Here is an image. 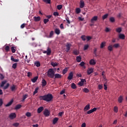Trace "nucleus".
Segmentation results:
<instances>
[{
  "instance_id": "1",
  "label": "nucleus",
  "mask_w": 127,
  "mask_h": 127,
  "mask_svg": "<svg viewBox=\"0 0 127 127\" xmlns=\"http://www.w3.org/2000/svg\"><path fill=\"white\" fill-rule=\"evenodd\" d=\"M40 101H46V102H50L53 99V96L51 94L44 95V96H40L39 97Z\"/></svg>"
},
{
  "instance_id": "2",
  "label": "nucleus",
  "mask_w": 127,
  "mask_h": 127,
  "mask_svg": "<svg viewBox=\"0 0 127 127\" xmlns=\"http://www.w3.org/2000/svg\"><path fill=\"white\" fill-rule=\"evenodd\" d=\"M55 74V72L53 68H50L47 72V76L49 77V78H51L53 79L54 78V76Z\"/></svg>"
},
{
  "instance_id": "3",
  "label": "nucleus",
  "mask_w": 127,
  "mask_h": 127,
  "mask_svg": "<svg viewBox=\"0 0 127 127\" xmlns=\"http://www.w3.org/2000/svg\"><path fill=\"white\" fill-rule=\"evenodd\" d=\"M9 118L10 120H13V119L16 118V114H15V113H12L9 115Z\"/></svg>"
},
{
  "instance_id": "4",
  "label": "nucleus",
  "mask_w": 127,
  "mask_h": 127,
  "mask_svg": "<svg viewBox=\"0 0 127 127\" xmlns=\"http://www.w3.org/2000/svg\"><path fill=\"white\" fill-rule=\"evenodd\" d=\"M73 76H74V73H73V71L70 72L67 77L68 80H72V79H73Z\"/></svg>"
},
{
  "instance_id": "5",
  "label": "nucleus",
  "mask_w": 127,
  "mask_h": 127,
  "mask_svg": "<svg viewBox=\"0 0 127 127\" xmlns=\"http://www.w3.org/2000/svg\"><path fill=\"white\" fill-rule=\"evenodd\" d=\"M44 115L45 117H48L50 115V112L48 109H45L44 112Z\"/></svg>"
},
{
  "instance_id": "6",
  "label": "nucleus",
  "mask_w": 127,
  "mask_h": 127,
  "mask_svg": "<svg viewBox=\"0 0 127 127\" xmlns=\"http://www.w3.org/2000/svg\"><path fill=\"white\" fill-rule=\"evenodd\" d=\"M71 46H72V45L71 44L67 43L66 45V52H69L70 51V49L71 48Z\"/></svg>"
},
{
  "instance_id": "7",
  "label": "nucleus",
  "mask_w": 127,
  "mask_h": 127,
  "mask_svg": "<svg viewBox=\"0 0 127 127\" xmlns=\"http://www.w3.org/2000/svg\"><path fill=\"white\" fill-rule=\"evenodd\" d=\"M94 72V69L92 67L89 68L87 69V75H90V74H92V73Z\"/></svg>"
},
{
  "instance_id": "8",
  "label": "nucleus",
  "mask_w": 127,
  "mask_h": 127,
  "mask_svg": "<svg viewBox=\"0 0 127 127\" xmlns=\"http://www.w3.org/2000/svg\"><path fill=\"white\" fill-rule=\"evenodd\" d=\"M96 111H97V108H94L93 109L87 111V115H90V114H92V113H94V112H96Z\"/></svg>"
},
{
  "instance_id": "9",
  "label": "nucleus",
  "mask_w": 127,
  "mask_h": 127,
  "mask_svg": "<svg viewBox=\"0 0 127 127\" xmlns=\"http://www.w3.org/2000/svg\"><path fill=\"white\" fill-rule=\"evenodd\" d=\"M97 20H98V16H94L90 20V21H91V23H94V21H97Z\"/></svg>"
},
{
  "instance_id": "10",
  "label": "nucleus",
  "mask_w": 127,
  "mask_h": 127,
  "mask_svg": "<svg viewBox=\"0 0 127 127\" xmlns=\"http://www.w3.org/2000/svg\"><path fill=\"white\" fill-rule=\"evenodd\" d=\"M55 79H60L62 78V75L59 73H56L54 75Z\"/></svg>"
},
{
  "instance_id": "11",
  "label": "nucleus",
  "mask_w": 127,
  "mask_h": 127,
  "mask_svg": "<svg viewBox=\"0 0 127 127\" xmlns=\"http://www.w3.org/2000/svg\"><path fill=\"white\" fill-rule=\"evenodd\" d=\"M85 6V2L83 0L80 1V8H83Z\"/></svg>"
},
{
  "instance_id": "12",
  "label": "nucleus",
  "mask_w": 127,
  "mask_h": 127,
  "mask_svg": "<svg viewBox=\"0 0 127 127\" xmlns=\"http://www.w3.org/2000/svg\"><path fill=\"white\" fill-rule=\"evenodd\" d=\"M107 48L110 52H112L114 50V47L112 45H110Z\"/></svg>"
},
{
  "instance_id": "13",
  "label": "nucleus",
  "mask_w": 127,
  "mask_h": 127,
  "mask_svg": "<svg viewBox=\"0 0 127 127\" xmlns=\"http://www.w3.org/2000/svg\"><path fill=\"white\" fill-rule=\"evenodd\" d=\"M119 38L120 39L124 40L126 38V36L124 34H120L119 35Z\"/></svg>"
},
{
  "instance_id": "14",
  "label": "nucleus",
  "mask_w": 127,
  "mask_h": 127,
  "mask_svg": "<svg viewBox=\"0 0 127 127\" xmlns=\"http://www.w3.org/2000/svg\"><path fill=\"white\" fill-rule=\"evenodd\" d=\"M44 109V108L43 107H40L38 110H37V113L38 114H40L42 111Z\"/></svg>"
},
{
  "instance_id": "15",
  "label": "nucleus",
  "mask_w": 127,
  "mask_h": 127,
  "mask_svg": "<svg viewBox=\"0 0 127 127\" xmlns=\"http://www.w3.org/2000/svg\"><path fill=\"white\" fill-rule=\"evenodd\" d=\"M47 85V82H46V80L45 79H43L42 81V87H45Z\"/></svg>"
},
{
  "instance_id": "16",
  "label": "nucleus",
  "mask_w": 127,
  "mask_h": 127,
  "mask_svg": "<svg viewBox=\"0 0 127 127\" xmlns=\"http://www.w3.org/2000/svg\"><path fill=\"white\" fill-rule=\"evenodd\" d=\"M90 110V104H87L84 108V112L89 111Z\"/></svg>"
},
{
  "instance_id": "17",
  "label": "nucleus",
  "mask_w": 127,
  "mask_h": 127,
  "mask_svg": "<svg viewBox=\"0 0 127 127\" xmlns=\"http://www.w3.org/2000/svg\"><path fill=\"white\" fill-rule=\"evenodd\" d=\"M10 89L12 92H14V90H16V86L13 84L12 86L10 87Z\"/></svg>"
},
{
  "instance_id": "18",
  "label": "nucleus",
  "mask_w": 127,
  "mask_h": 127,
  "mask_svg": "<svg viewBox=\"0 0 127 127\" xmlns=\"http://www.w3.org/2000/svg\"><path fill=\"white\" fill-rule=\"evenodd\" d=\"M123 100H124V98L123 97V96H120L118 98V102L120 103H123Z\"/></svg>"
},
{
  "instance_id": "19",
  "label": "nucleus",
  "mask_w": 127,
  "mask_h": 127,
  "mask_svg": "<svg viewBox=\"0 0 127 127\" xmlns=\"http://www.w3.org/2000/svg\"><path fill=\"white\" fill-rule=\"evenodd\" d=\"M50 54H51V49H50V48H48L47 50V55L49 56Z\"/></svg>"
},
{
  "instance_id": "20",
  "label": "nucleus",
  "mask_w": 127,
  "mask_h": 127,
  "mask_svg": "<svg viewBox=\"0 0 127 127\" xmlns=\"http://www.w3.org/2000/svg\"><path fill=\"white\" fill-rule=\"evenodd\" d=\"M79 65L81 66V67H83L84 69H86V66H85V63L84 62H81L79 64Z\"/></svg>"
},
{
  "instance_id": "21",
  "label": "nucleus",
  "mask_w": 127,
  "mask_h": 127,
  "mask_svg": "<svg viewBox=\"0 0 127 127\" xmlns=\"http://www.w3.org/2000/svg\"><path fill=\"white\" fill-rule=\"evenodd\" d=\"M38 79V76H35L31 79V81L33 83H35Z\"/></svg>"
},
{
  "instance_id": "22",
  "label": "nucleus",
  "mask_w": 127,
  "mask_h": 127,
  "mask_svg": "<svg viewBox=\"0 0 127 127\" xmlns=\"http://www.w3.org/2000/svg\"><path fill=\"white\" fill-rule=\"evenodd\" d=\"M34 21L38 22L40 21V17L38 16V17H34Z\"/></svg>"
},
{
  "instance_id": "23",
  "label": "nucleus",
  "mask_w": 127,
  "mask_h": 127,
  "mask_svg": "<svg viewBox=\"0 0 127 127\" xmlns=\"http://www.w3.org/2000/svg\"><path fill=\"white\" fill-rule=\"evenodd\" d=\"M113 46L114 48H116V49H118V48H119V47H121V46H120V44H119V43L114 44L113 45Z\"/></svg>"
},
{
  "instance_id": "24",
  "label": "nucleus",
  "mask_w": 127,
  "mask_h": 127,
  "mask_svg": "<svg viewBox=\"0 0 127 127\" xmlns=\"http://www.w3.org/2000/svg\"><path fill=\"white\" fill-rule=\"evenodd\" d=\"M89 64H90V65H95L96 64V62H95V60L93 59H92L90 61Z\"/></svg>"
},
{
  "instance_id": "25",
  "label": "nucleus",
  "mask_w": 127,
  "mask_h": 127,
  "mask_svg": "<svg viewBox=\"0 0 127 127\" xmlns=\"http://www.w3.org/2000/svg\"><path fill=\"white\" fill-rule=\"evenodd\" d=\"M11 52L12 53H15V51H16V48L15 47H11Z\"/></svg>"
},
{
  "instance_id": "26",
  "label": "nucleus",
  "mask_w": 127,
  "mask_h": 127,
  "mask_svg": "<svg viewBox=\"0 0 127 127\" xmlns=\"http://www.w3.org/2000/svg\"><path fill=\"white\" fill-rule=\"evenodd\" d=\"M55 32L56 34L59 35V34H60V30L59 29L56 28L55 30Z\"/></svg>"
},
{
  "instance_id": "27",
  "label": "nucleus",
  "mask_w": 127,
  "mask_h": 127,
  "mask_svg": "<svg viewBox=\"0 0 127 127\" xmlns=\"http://www.w3.org/2000/svg\"><path fill=\"white\" fill-rule=\"evenodd\" d=\"M58 118H55L53 121V124L55 125L57 122H58Z\"/></svg>"
},
{
  "instance_id": "28",
  "label": "nucleus",
  "mask_w": 127,
  "mask_h": 127,
  "mask_svg": "<svg viewBox=\"0 0 127 127\" xmlns=\"http://www.w3.org/2000/svg\"><path fill=\"white\" fill-rule=\"evenodd\" d=\"M12 103H13V100H12L5 105V107H9V106H11Z\"/></svg>"
},
{
  "instance_id": "29",
  "label": "nucleus",
  "mask_w": 127,
  "mask_h": 127,
  "mask_svg": "<svg viewBox=\"0 0 127 127\" xmlns=\"http://www.w3.org/2000/svg\"><path fill=\"white\" fill-rule=\"evenodd\" d=\"M82 61V58H81V57L80 56H77L76 57V61L78 63L81 62V61Z\"/></svg>"
},
{
  "instance_id": "30",
  "label": "nucleus",
  "mask_w": 127,
  "mask_h": 127,
  "mask_svg": "<svg viewBox=\"0 0 127 127\" xmlns=\"http://www.w3.org/2000/svg\"><path fill=\"white\" fill-rule=\"evenodd\" d=\"M116 30V32H118V33H121L122 32V27L117 28Z\"/></svg>"
},
{
  "instance_id": "31",
  "label": "nucleus",
  "mask_w": 127,
  "mask_h": 127,
  "mask_svg": "<svg viewBox=\"0 0 127 127\" xmlns=\"http://www.w3.org/2000/svg\"><path fill=\"white\" fill-rule=\"evenodd\" d=\"M68 71V67H65L63 70V74H65Z\"/></svg>"
},
{
  "instance_id": "32",
  "label": "nucleus",
  "mask_w": 127,
  "mask_h": 127,
  "mask_svg": "<svg viewBox=\"0 0 127 127\" xmlns=\"http://www.w3.org/2000/svg\"><path fill=\"white\" fill-rule=\"evenodd\" d=\"M38 90H39V87H36L35 89V91L33 92V95H35V94H37L38 93Z\"/></svg>"
},
{
  "instance_id": "33",
  "label": "nucleus",
  "mask_w": 127,
  "mask_h": 127,
  "mask_svg": "<svg viewBox=\"0 0 127 127\" xmlns=\"http://www.w3.org/2000/svg\"><path fill=\"white\" fill-rule=\"evenodd\" d=\"M21 107H22V106H21V105L20 104L17 105L15 107V110H19V109H20Z\"/></svg>"
},
{
  "instance_id": "34",
  "label": "nucleus",
  "mask_w": 127,
  "mask_h": 127,
  "mask_svg": "<svg viewBox=\"0 0 127 127\" xmlns=\"http://www.w3.org/2000/svg\"><path fill=\"white\" fill-rule=\"evenodd\" d=\"M75 11L76 13H77V14H78V13H80V12H81V9H80V8H76L75 9Z\"/></svg>"
},
{
  "instance_id": "35",
  "label": "nucleus",
  "mask_w": 127,
  "mask_h": 127,
  "mask_svg": "<svg viewBox=\"0 0 127 127\" xmlns=\"http://www.w3.org/2000/svg\"><path fill=\"white\" fill-rule=\"evenodd\" d=\"M88 48H89V45L88 44L85 45L83 48V50L85 51V50H87Z\"/></svg>"
},
{
  "instance_id": "36",
  "label": "nucleus",
  "mask_w": 127,
  "mask_h": 127,
  "mask_svg": "<svg viewBox=\"0 0 127 127\" xmlns=\"http://www.w3.org/2000/svg\"><path fill=\"white\" fill-rule=\"evenodd\" d=\"M6 83V81L4 80L1 82V84H0V87H2L5 85V83Z\"/></svg>"
},
{
  "instance_id": "37",
  "label": "nucleus",
  "mask_w": 127,
  "mask_h": 127,
  "mask_svg": "<svg viewBox=\"0 0 127 127\" xmlns=\"http://www.w3.org/2000/svg\"><path fill=\"white\" fill-rule=\"evenodd\" d=\"M81 39H82V40H83V41H86V36L85 35H82L81 36Z\"/></svg>"
},
{
  "instance_id": "38",
  "label": "nucleus",
  "mask_w": 127,
  "mask_h": 127,
  "mask_svg": "<svg viewBox=\"0 0 127 127\" xmlns=\"http://www.w3.org/2000/svg\"><path fill=\"white\" fill-rule=\"evenodd\" d=\"M4 49H5L6 52H8V51H9V49H10L9 46H6L5 47V48H4Z\"/></svg>"
},
{
  "instance_id": "39",
  "label": "nucleus",
  "mask_w": 127,
  "mask_h": 127,
  "mask_svg": "<svg viewBox=\"0 0 127 127\" xmlns=\"http://www.w3.org/2000/svg\"><path fill=\"white\" fill-rule=\"evenodd\" d=\"M108 16H109V14H105V15H104L102 16L103 20H105V19H106V18H107L108 17Z\"/></svg>"
},
{
  "instance_id": "40",
  "label": "nucleus",
  "mask_w": 127,
  "mask_h": 127,
  "mask_svg": "<svg viewBox=\"0 0 127 127\" xmlns=\"http://www.w3.org/2000/svg\"><path fill=\"white\" fill-rule=\"evenodd\" d=\"M71 87L72 89H76V88H77L76 84L74 83H71Z\"/></svg>"
},
{
  "instance_id": "41",
  "label": "nucleus",
  "mask_w": 127,
  "mask_h": 127,
  "mask_svg": "<svg viewBox=\"0 0 127 127\" xmlns=\"http://www.w3.org/2000/svg\"><path fill=\"white\" fill-rule=\"evenodd\" d=\"M62 7H63V5L61 4L57 5V9H58L59 10H60L62 8Z\"/></svg>"
},
{
  "instance_id": "42",
  "label": "nucleus",
  "mask_w": 127,
  "mask_h": 127,
  "mask_svg": "<svg viewBox=\"0 0 127 127\" xmlns=\"http://www.w3.org/2000/svg\"><path fill=\"white\" fill-rule=\"evenodd\" d=\"M16 67H17V63H14L12 65V68L13 69H16Z\"/></svg>"
},
{
  "instance_id": "43",
  "label": "nucleus",
  "mask_w": 127,
  "mask_h": 127,
  "mask_svg": "<svg viewBox=\"0 0 127 127\" xmlns=\"http://www.w3.org/2000/svg\"><path fill=\"white\" fill-rule=\"evenodd\" d=\"M35 65L37 67H40V63L39 62H36L35 63Z\"/></svg>"
},
{
  "instance_id": "44",
  "label": "nucleus",
  "mask_w": 127,
  "mask_h": 127,
  "mask_svg": "<svg viewBox=\"0 0 127 127\" xmlns=\"http://www.w3.org/2000/svg\"><path fill=\"white\" fill-rule=\"evenodd\" d=\"M109 20L111 22H115V18L114 17H111L110 18Z\"/></svg>"
},
{
  "instance_id": "45",
  "label": "nucleus",
  "mask_w": 127,
  "mask_h": 127,
  "mask_svg": "<svg viewBox=\"0 0 127 127\" xmlns=\"http://www.w3.org/2000/svg\"><path fill=\"white\" fill-rule=\"evenodd\" d=\"M26 116L28 118H30L31 117V113L30 112H27L25 114Z\"/></svg>"
},
{
  "instance_id": "46",
  "label": "nucleus",
  "mask_w": 127,
  "mask_h": 127,
  "mask_svg": "<svg viewBox=\"0 0 127 127\" xmlns=\"http://www.w3.org/2000/svg\"><path fill=\"white\" fill-rule=\"evenodd\" d=\"M83 91L84 92V93H89V92L90 91L89 90V89L87 88H84L83 89Z\"/></svg>"
},
{
  "instance_id": "47",
  "label": "nucleus",
  "mask_w": 127,
  "mask_h": 127,
  "mask_svg": "<svg viewBox=\"0 0 127 127\" xmlns=\"http://www.w3.org/2000/svg\"><path fill=\"white\" fill-rule=\"evenodd\" d=\"M54 34V32L53 31H52L50 33L49 38H51L52 36H53V35Z\"/></svg>"
},
{
  "instance_id": "48",
  "label": "nucleus",
  "mask_w": 127,
  "mask_h": 127,
  "mask_svg": "<svg viewBox=\"0 0 127 127\" xmlns=\"http://www.w3.org/2000/svg\"><path fill=\"white\" fill-rule=\"evenodd\" d=\"M73 53L74 55H79V51L77 50L73 51Z\"/></svg>"
},
{
  "instance_id": "49",
  "label": "nucleus",
  "mask_w": 127,
  "mask_h": 127,
  "mask_svg": "<svg viewBox=\"0 0 127 127\" xmlns=\"http://www.w3.org/2000/svg\"><path fill=\"white\" fill-rule=\"evenodd\" d=\"M119 111V109L118 108V107L115 106L114 108V112H115V113H118Z\"/></svg>"
},
{
  "instance_id": "50",
  "label": "nucleus",
  "mask_w": 127,
  "mask_h": 127,
  "mask_svg": "<svg viewBox=\"0 0 127 127\" xmlns=\"http://www.w3.org/2000/svg\"><path fill=\"white\" fill-rule=\"evenodd\" d=\"M8 87H9V83H7L6 85L5 86H4L3 89L4 90H6V89H7V88H8Z\"/></svg>"
},
{
  "instance_id": "51",
  "label": "nucleus",
  "mask_w": 127,
  "mask_h": 127,
  "mask_svg": "<svg viewBox=\"0 0 127 127\" xmlns=\"http://www.w3.org/2000/svg\"><path fill=\"white\" fill-rule=\"evenodd\" d=\"M43 1L44 2H46V3H51V0H43Z\"/></svg>"
},
{
  "instance_id": "52",
  "label": "nucleus",
  "mask_w": 127,
  "mask_h": 127,
  "mask_svg": "<svg viewBox=\"0 0 127 127\" xmlns=\"http://www.w3.org/2000/svg\"><path fill=\"white\" fill-rule=\"evenodd\" d=\"M4 79V76L2 74L0 73V80H3Z\"/></svg>"
},
{
  "instance_id": "53",
  "label": "nucleus",
  "mask_w": 127,
  "mask_h": 127,
  "mask_svg": "<svg viewBox=\"0 0 127 127\" xmlns=\"http://www.w3.org/2000/svg\"><path fill=\"white\" fill-rule=\"evenodd\" d=\"M52 66L53 67H56V66H58V64L57 63H53L51 64Z\"/></svg>"
},
{
  "instance_id": "54",
  "label": "nucleus",
  "mask_w": 127,
  "mask_h": 127,
  "mask_svg": "<svg viewBox=\"0 0 127 127\" xmlns=\"http://www.w3.org/2000/svg\"><path fill=\"white\" fill-rule=\"evenodd\" d=\"M49 21V19H44V23H45V24H46V23H47V22H48Z\"/></svg>"
},
{
  "instance_id": "55",
  "label": "nucleus",
  "mask_w": 127,
  "mask_h": 127,
  "mask_svg": "<svg viewBox=\"0 0 127 127\" xmlns=\"http://www.w3.org/2000/svg\"><path fill=\"white\" fill-rule=\"evenodd\" d=\"M25 61L27 62V63H29V62H30V61L28 60V59H27V56H25Z\"/></svg>"
},
{
  "instance_id": "56",
  "label": "nucleus",
  "mask_w": 127,
  "mask_h": 127,
  "mask_svg": "<svg viewBox=\"0 0 127 127\" xmlns=\"http://www.w3.org/2000/svg\"><path fill=\"white\" fill-rule=\"evenodd\" d=\"M86 39H87V41H90V40H91V39H92V37L91 36H86Z\"/></svg>"
},
{
  "instance_id": "57",
  "label": "nucleus",
  "mask_w": 127,
  "mask_h": 127,
  "mask_svg": "<svg viewBox=\"0 0 127 127\" xmlns=\"http://www.w3.org/2000/svg\"><path fill=\"white\" fill-rule=\"evenodd\" d=\"M98 88L99 90H102L103 88V84H99L98 86Z\"/></svg>"
},
{
  "instance_id": "58",
  "label": "nucleus",
  "mask_w": 127,
  "mask_h": 127,
  "mask_svg": "<svg viewBox=\"0 0 127 127\" xmlns=\"http://www.w3.org/2000/svg\"><path fill=\"white\" fill-rule=\"evenodd\" d=\"M104 90H108V87H107V82H105L104 83Z\"/></svg>"
},
{
  "instance_id": "59",
  "label": "nucleus",
  "mask_w": 127,
  "mask_h": 127,
  "mask_svg": "<svg viewBox=\"0 0 127 127\" xmlns=\"http://www.w3.org/2000/svg\"><path fill=\"white\" fill-rule=\"evenodd\" d=\"M53 15H54V16H58V15H59V13L58 12H54L53 13Z\"/></svg>"
},
{
  "instance_id": "60",
  "label": "nucleus",
  "mask_w": 127,
  "mask_h": 127,
  "mask_svg": "<svg viewBox=\"0 0 127 127\" xmlns=\"http://www.w3.org/2000/svg\"><path fill=\"white\" fill-rule=\"evenodd\" d=\"M105 43L104 42H102L101 44V45H100V48H104V47H105Z\"/></svg>"
},
{
  "instance_id": "61",
  "label": "nucleus",
  "mask_w": 127,
  "mask_h": 127,
  "mask_svg": "<svg viewBox=\"0 0 127 127\" xmlns=\"http://www.w3.org/2000/svg\"><path fill=\"white\" fill-rule=\"evenodd\" d=\"M13 127H18L19 126V123H15L13 124Z\"/></svg>"
},
{
  "instance_id": "62",
  "label": "nucleus",
  "mask_w": 127,
  "mask_h": 127,
  "mask_svg": "<svg viewBox=\"0 0 127 127\" xmlns=\"http://www.w3.org/2000/svg\"><path fill=\"white\" fill-rule=\"evenodd\" d=\"M105 31L106 32H110V31H111V29L108 27H106L105 29Z\"/></svg>"
},
{
  "instance_id": "63",
  "label": "nucleus",
  "mask_w": 127,
  "mask_h": 127,
  "mask_svg": "<svg viewBox=\"0 0 127 127\" xmlns=\"http://www.w3.org/2000/svg\"><path fill=\"white\" fill-rule=\"evenodd\" d=\"M78 86H84V83H83V82H81V81H80V82H79L78 83Z\"/></svg>"
},
{
  "instance_id": "64",
  "label": "nucleus",
  "mask_w": 127,
  "mask_h": 127,
  "mask_svg": "<svg viewBox=\"0 0 127 127\" xmlns=\"http://www.w3.org/2000/svg\"><path fill=\"white\" fill-rule=\"evenodd\" d=\"M25 25H26V24L23 23L20 26L21 28H23L24 27H25Z\"/></svg>"
}]
</instances>
